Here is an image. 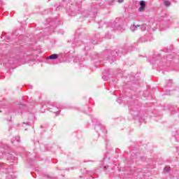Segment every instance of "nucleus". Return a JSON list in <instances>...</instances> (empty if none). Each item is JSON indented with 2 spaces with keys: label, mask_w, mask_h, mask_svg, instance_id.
I'll use <instances>...</instances> for the list:
<instances>
[{
  "label": "nucleus",
  "mask_w": 179,
  "mask_h": 179,
  "mask_svg": "<svg viewBox=\"0 0 179 179\" xmlns=\"http://www.w3.org/2000/svg\"><path fill=\"white\" fill-rule=\"evenodd\" d=\"M171 59H173V55H169L167 58H166V52L162 50L159 54L154 55L153 59L150 61V63L152 65L157 64L159 66L160 65L169 66L170 62H171Z\"/></svg>",
  "instance_id": "f257e3e1"
},
{
  "label": "nucleus",
  "mask_w": 179,
  "mask_h": 179,
  "mask_svg": "<svg viewBox=\"0 0 179 179\" xmlns=\"http://www.w3.org/2000/svg\"><path fill=\"white\" fill-rule=\"evenodd\" d=\"M140 108V106L136 104L130 105L129 106V110L133 117H141V111H139Z\"/></svg>",
  "instance_id": "f03ea898"
},
{
  "label": "nucleus",
  "mask_w": 179,
  "mask_h": 179,
  "mask_svg": "<svg viewBox=\"0 0 179 179\" xmlns=\"http://www.w3.org/2000/svg\"><path fill=\"white\" fill-rule=\"evenodd\" d=\"M80 171L82 176H80V179H88L89 178L92 177L94 173L92 171H87L86 169H82Z\"/></svg>",
  "instance_id": "7ed1b4c3"
},
{
  "label": "nucleus",
  "mask_w": 179,
  "mask_h": 179,
  "mask_svg": "<svg viewBox=\"0 0 179 179\" xmlns=\"http://www.w3.org/2000/svg\"><path fill=\"white\" fill-rule=\"evenodd\" d=\"M17 62H22V59L19 58H15V57H10V59L8 60V64L10 65L16 64Z\"/></svg>",
  "instance_id": "20e7f679"
},
{
  "label": "nucleus",
  "mask_w": 179,
  "mask_h": 179,
  "mask_svg": "<svg viewBox=\"0 0 179 179\" xmlns=\"http://www.w3.org/2000/svg\"><path fill=\"white\" fill-rule=\"evenodd\" d=\"M139 27H141V25H136L135 24H131L130 27L131 31H136V30H139Z\"/></svg>",
  "instance_id": "39448f33"
},
{
  "label": "nucleus",
  "mask_w": 179,
  "mask_h": 179,
  "mask_svg": "<svg viewBox=\"0 0 179 179\" xmlns=\"http://www.w3.org/2000/svg\"><path fill=\"white\" fill-rule=\"evenodd\" d=\"M150 38H148V36H145L141 37L139 39V41L141 43H145V41H150Z\"/></svg>",
  "instance_id": "423d86ee"
},
{
  "label": "nucleus",
  "mask_w": 179,
  "mask_h": 179,
  "mask_svg": "<svg viewBox=\"0 0 179 179\" xmlns=\"http://www.w3.org/2000/svg\"><path fill=\"white\" fill-rule=\"evenodd\" d=\"M159 28L161 30H164V29L169 28V24L167 23L161 24L159 26Z\"/></svg>",
  "instance_id": "0eeeda50"
},
{
  "label": "nucleus",
  "mask_w": 179,
  "mask_h": 179,
  "mask_svg": "<svg viewBox=\"0 0 179 179\" xmlns=\"http://www.w3.org/2000/svg\"><path fill=\"white\" fill-rule=\"evenodd\" d=\"M58 58L57 54H52L48 57V59H57Z\"/></svg>",
  "instance_id": "6e6552de"
},
{
  "label": "nucleus",
  "mask_w": 179,
  "mask_h": 179,
  "mask_svg": "<svg viewBox=\"0 0 179 179\" xmlns=\"http://www.w3.org/2000/svg\"><path fill=\"white\" fill-rule=\"evenodd\" d=\"M148 25H146V24H143V25H140V27H138V29L139 30H141V31H145Z\"/></svg>",
  "instance_id": "1a4fd4ad"
},
{
  "label": "nucleus",
  "mask_w": 179,
  "mask_h": 179,
  "mask_svg": "<svg viewBox=\"0 0 179 179\" xmlns=\"http://www.w3.org/2000/svg\"><path fill=\"white\" fill-rule=\"evenodd\" d=\"M173 85V80H169L166 83V87H171Z\"/></svg>",
  "instance_id": "9d476101"
},
{
  "label": "nucleus",
  "mask_w": 179,
  "mask_h": 179,
  "mask_svg": "<svg viewBox=\"0 0 179 179\" xmlns=\"http://www.w3.org/2000/svg\"><path fill=\"white\" fill-rule=\"evenodd\" d=\"M43 179H58L57 177L51 176L50 175H45V177Z\"/></svg>",
  "instance_id": "9b49d317"
},
{
  "label": "nucleus",
  "mask_w": 179,
  "mask_h": 179,
  "mask_svg": "<svg viewBox=\"0 0 179 179\" xmlns=\"http://www.w3.org/2000/svg\"><path fill=\"white\" fill-rule=\"evenodd\" d=\"M164 173H169L170 171V166H165L164 169Z\"/></svg>",
  "instance_id": "f8f14e48"
},
{
  "label": "nucleus",
  "mask_w": 179,
  "mask_h": 179,
  "mask_svg": "<svg viewBox=\"0 0 179 179\" xmlns=\"http://www.w3.org/2000/svg\"><path fill=\"white\" fill-rule=\"evenodd\" d=\"M164 5H165V6H170V1H164Z\"/></svg>",
  "instance_id": "ddd939ff"
},
{
  "label": "nucleus",
  "mask_w": 179,
  "mask_h": 179,
  "mask_svg": "<svg viewBox=\"0 0 179 179\" xmlns=\"http://www.w3.org/2000/svg\"><path fill=\"white\" fill-rule=\"evenodd\" d=\"M145 6H146V4L145 3V1H140V6L145 8Z\"/></svg>",
  "instance_id": "4468645a"
},
{
  "label": "nucleus",
  "mask_w": 179,
  "mask_h": 179,
  "mask_svg": "<svg viewBox=\"0 0 179 179\" xmlns=\"http://www.w3.org/2000/svg\"><path fill=\"white\" fill-rule=\"evenodd\" d=\"M108 59L109 62H114V56H113L112 57H108Z\"/></svg>",
  "instance_id": "2eb2a0df"
},
{
  "label": "nucleus",
  "mask_w": 179,
  "mask_h": 179,
  "mask_svg": "<svg viewBox=\"0 0 179 179\" xmlns=\"http://www.w3.org/2000/svg\"><path fill=\"white\" fill-rule=\"evenodd\" d=\"M138 10H139V12H143V10H145V7H142L140 6Z\"/></svg>",
  "instance_id": "dca6fc26"
},
{
  "label": "nucleus",
  "mask_w": 179,
  "mask_h": 179,
  "mask_svg": "<svg viewBox=\"0 0 179 179\" xmlns=\"http://www.w3.org/2000/svg\"><path fill=\"white\" fill-rule=\"evenodd\" d=\"M92 43L95 45V44H97V39L94 40L93 41H92Z\"/></svg>",
  "instance_id": "f3484780"
},
{
  "label": "nucleus",
  "mask_w": 179,
  "mask_h": 179,
  "mask_svg": "<svg viewBox=\"0 0 179 179\" xmlns=\"http://www.w3.org/2000/svg\"><path fill=\"white\" fill-rule=\"evenodd\" d=\"M81 14L83 15V16H86V11H83Z\"/></svg>",
  "instance_id": "a211bd4d"
},
{
  "label": "nucleus",
  "mask_w": 179,
  "mask_h": 179,
  "mask_svg": "<svg viewBox=\"0 0 179 179\" xmlns=\"http://www.w3.org/2000/svg\"><path fill=\"white\" fill-rule=\"evenodd\" d=\"M121 96H120L117 99V103H121Z\"/></svg>",
  "instance_id": "6ab92c4d"
},
{
  "label": "nucleus",
  "mask_w": 179,
  "mask_h": 179,
  "mask_svg": "<svg viewBox=\"0 0 179 179\" xmlns=\"http://www.w3.org/2000/svg\"><path fill=\"white\" fill-rule=\"evenodd\" d=\"M100 36V35L99 34L95 35V38H99V37Z\"/></svg>",
  "instance_id": "aec40b11"
},
{
  "label": "nucleus",
  "mask_w": 179,
  "mask_h": 179,
  "mask_svg": "<svg viewBox=\"0 0 179 179\" xmlns=\"http://www.w3.org/2000/svg\"><path fill=\"white\" fill-rule=\"evenodd\" d=\"M59 113H61V110L56 112V115H59Z\"/></svg>",
  "instance_id": "412c9836"
},
{
  "label": "nucleus",
  "mask_w": 179,
  "mask_h": 179,
  "mask_svg": "<svg viewBox=\"0 0 179 179\" xmlns=\"http://www.w3.org/2000/svg\"><path fill=\"white\" fill-rule=\"evenodd\" d=\"M118 2H119L120 3H122V2H124V0H118Z\"/></svg>",
  "instance_id": "4be33fe9"
},
{
  "label": "nucleus",
  "mask_w": 179,
  "mask_h": 179,
  "mask_svg": "<svg viewBox=\"0 0 179 179\" xmlns=\"http://www.w3.org/2000/svg\"><path fill=\"white\" fill-rule=\"evenodd\" d=\"M57 108H59L60 105H56Z\"/></svg>",
  "instance_id": "5701e85b"
},
{
  "label": "nucleus",
  "mask_w": 179,
  "mask_h": 179,
  "mask_svg": "<svg viewBox=\"0 0 179 179\" xmlns=\"http://www.w3.org/2000/svg\"><path fill=\"white\" fill-rule=\"evenodd\" d=\"M170 110H171V111H173L174 108L173 107H171Z\"/></svg>",
  "instance_id": "b1692460"
},
{
  "label": "nucleus",
  "mask_w": 179,
  "mask_h": 179,
  "mask_svg": "<svg viewBox=\"0 0 179 179\" xmlns=\"http://www.w3.org/2000/svg\"><path fill=\"white\" fill-rule=\"evenodd\" d=\"M107 167L108 166H103L104 170H107Z\"/></svg>",
  "instance_id": "393cba45"
},
{
  "label": "nucleus",
  "mask_w": 179,
  "mask_h": 179,
  "mask_svg": "<svg viewBox=\"0 0 179 179\" xmlns=\"http://www.w3.org/2000/svg\"><path fill=\"white\" fill-rule=\"evenodd\" d=\"M85 50H89V49L87 48V47H85Z\"/></svg>",
  "instance_id": "a878e982"
},
{
  "label": "nucleus",
  "mask_w": 179,
  "mask_h": 179,
  "mask_svg": "<svg viewBox=\"0 0 179 179\" xmlns=\"http://www.w3.org/2000/svg\"><path fill=\"white\" fill-rule=\"evenodd\" d=\"M23 124H29V122H27V123L26 122H23Z\"/></svg>",
  "instance_id": "bb28decb"
},
{
  "label": "nucleus",
  "mask_w": 179,
  "mask_h": 179,
  "mask_svg": "<svg viewBox=\"0 0 179 179\" xmlns=\"http://www.w3.org/2000/svg\"><path fill=\"white\" fill-rule=\"evenodd\" d=\"M76 61L78 62V59H76Z\"/></svg>",
  "instance_id": "cd10ccee"
},
{
  "label": "nucleus",
  "mask_w": 179,
  "mask_h": 179,
  "mask_svg": "<svg viewBox=\"0 0 179 179\" xmlns=\"http://www.w3.org/2000/svg\"><path fill=\"white\" fill-rule=\"evenodd\" d=\"M80 66H82V64H80Z\"/></svg>",
  "instance_id": "c85d7f7f"
},
{
  "label": "nucleus",
  "mask_w": 179,
  "mask_h": 179,
  "mask_svg": "<svg viewBox=\"0 0 179 179\" xmlns=\"http://www.w3.org/2000/svg\"><path fill=\"white\" fill-rule=\"evenodd\" d=\"M22 106H23V105H20V107Z\"/></svg>",
  "instance_id": "c756f323"
},
{
  "label": "nucleus",
  "mask_w": 179,
  "mask_h": 179,
  "mask_svg": "<svg viewBox=\"0 0 179 179\" xmlns=\"http://www.w3.org/2000/svg\"><path fill=\"white\" fill-rule=\"evenodd\" d=\"M3 64H6V63L4 62Z\"/></svg>",
  "instance_id": "7c9ffc66"
}]
</instances>
